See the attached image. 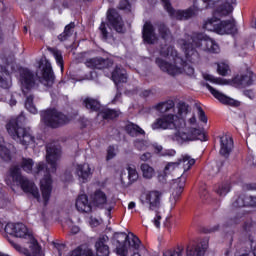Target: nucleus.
Masks as SVG:
<instances>
[{"instance_id": "nucleus-1", "label": "nucleus", "mask_w": 256, "mask_h": 256, "mask_svg": "<svg viewBox=\"0 0 256 256\" xmlns=\"http://www.w3.org/2000/svg\"><path fill=\"white\" fill-rule=\"evenodd\" d=\"M20 81L22 84V93L26 96L31 89H38L39 85L53 87V83H55V74L53 73L51 62H49V60H44V64L42 62L39 65L36 75L29 69H22L20 72Z\"/></svg>"}, {"instance_id": "nucleus-2", "label": "nucleus", "mask_w": 256, "mask_h": 256, "mask_svg": "<svg viewBox=\"0 0 256 256\" xmlns=\"http://www.w3.org/2000/svg\"><path fill=\"white\" fill-rule=\"evenodd\" d=\"M160 55L164 58H156L155 63L164 73L173 77L174 75H181L183 72L189 76L195 73V69L179 57L177 50L173 46L162 47Z\"/></svg>"}, {"instance_id": "nucleus-3", "label": "nucleus", "mask_w": 256, "mask_h": 256, "mask_svg": "<svg viewBox=\"0 0 256 256\" xmlns=\"http://www.w3.org/2000/svg\"><path fill=\"white\" fill-rule=\"evenodd\" d=\"M182 45L186 61H189V63H197L199 61V53L193 47H197L201 51H205V53H219L221 51L219 44L214 39L199 32L192 33L188 42L183 41Z\"/></svg>"}, {"instance_id": "nucleus-4", "label": "nucleus", "mask_w": 256, "mask_h": 256, "mask_svg": "<svg viewBox=\"0 0 256 256\" xmlns=\"http://www.w3.org/2000/svg\"><path fill=\"white\" fill-rule=\"evenodd\" d=\"M5 231L9 235H13L19 239H26L28 243H30L29 250L21 247V245L15 243L11 238H8V241L12 247L19 253H24L26 256H43V252H41V246H39V242L36 241L35 237H33V233L27 228V226L23 223H8L5 226Z\"/></svg>"}, {"instance_id": "nucleus-5", "label": "nucleus", "mask_w": 256, "mask_h": 256, "mask_svg": "<svg viewBox=\"0 0 256 256\" xmlns=\"http://www.w3.org/2000/svg\"><path fill=\"white\" fill-rule=\"evenodd\" d=\"M33 165L35 162L31 158H22L20 162V167L26 173H34L35 175H44L40 181V189L42 191V197L44 199V204L47 205L51 197V191H53L51 175L49 174V169L45 167L43 162L36 164V168L33 170Z\"/></svg>"}, {"instance_id": "nucleus-6", "label": "nucleus", "mask_w": 256, "mask_h": 256, "mask_svg": "<svg viewBox=\"0 0 256 256\" xmlns=\"http://www.w3.org/2000/svg\"><path fill=\"white\" fill-rule=\"evenodd\" d=\"M164 9L167 10V13L171 15V17H175V19H178L179 21H183L185 19H191V17H195L199 11L202 9H207L209 5H213L215 3H219L220 0H195L193 8H189L187 10H178L175 11L173 7L171 6V2L169 0H161Z\"/></svg>"}, {"instance_id": "nucleus-7", "label": "nucleus", "mask_w": 256, "mask_h": 256, "mask_svg": "<svg viewBox=\"0 0 256 256\" xmlns=\"http://www.w3.org/2000/svg\"><path fill=\"white\" fill-rule=\"evenodd\" d=\"M163 201V192L151 190L141 197L142 205H147L149 211H154L155 217L152 220L157 229L161 227V202Z\"/></svg>"}, {"instance_id": "nucleus-8", "label": "nucleus", "mask_w": 256, "mask_h": 256, "mask_svg": "<svg viewBox=\"0 0 256 256\" xmlns=\"http://www.w3.org/2000/svg\"><path fill=\"white\" fill-rule=\"evenodd\" d=\"M19 119H21V117L17 120H10L6 125L9 135L13 137L14 141H17L20 145H24V147L34 145L35 137L33 136V133H31V129L19 126Z\"/></svg>"}, {"instance_id": "nucleus-9", "label": "nucleus", "mask_w": 256, "mask_h": 256, "mask_svg": "<svg viewBox=\"0 0 256 256\" xmlns=\"http://www.w3.org/2000/svg\"><path fill=\"white\" fill-rule=\"evenodd\" d=\"M10 177H12V181L20 185L21 189L24 193H29L34 197V199H41V195L39 194V188L35 185V183L31 182V180L27 179V177L21 175V168L17 165H14L9 170Z\"/></svg>"}, {"instance_id": "nucleus-10", "label": "nucleus", "mask_w": 256, "mask_h": 256, "mask_svg": "<svg viewBox=\"0 0 256 256\" xmlns=\"http://www.w3.org/2000/svg\"><path fill=\"white\" fill-rule=\"evenodd\" d=\"M116 239V251L118 255L127 256V252L130 247L132 249H139V245H141V240L133 233L127 235L126 233H118L115 235Z\"/></svg>"}, {"instance_id": "nucleus-11", "label": "nucleus", "mask_w": 256, "mask_h": 256, "mask_svg": "<svg viewBox=\"0 0 256 256\" xmlns=\"http://www.w3.org/2000/svg\"><path fill=\"white\" fill-rule=\"evenodd\" d=\"M42 120L48 127L57 129L71 123V118L55 109H49L41 113Z\"/></svg>"}, {"instance_id": "nucleus-12", "label": "nucleus", "mask_w": 256, "mask_h": 256, "mask_svg": "<svg viewBox=\"0 0 256 256\" xmlns=\"http://www.w3.org/2000/svg\"><path fill=\"white\" fill-rule=\"evenodd\" d=\"M183 125H185L183 118H179L173 114H165L153 122L152 129H182Z\"/></svg>"}, {"instance_id": "nucleus-13", "label": "nucleus", "mask_w": 256, "mask_h": 256, "mask_svg": "<svg viewBox=\"0 0 256 256\" xmlns=\"http://www.w3.org/2000/svg\"><path fill=\"white\" fill-rule=\"evenodd\" d=\"M205 141V132L199 128H189L188 133L178 130L173 136L172 141H176L179 145H183L186 141Z\"/></svg>"}, {"instance_id": "nucleus-14", "label": "nucleus", "mask_w": 256, "mask_h": 256, "mask_svg": "<svg viewBox=\"0 0 256 256\" xmlns=\"http://www.w3.org/2000/svg\"><path fill=\"white\" fill-rule=\"evenodd\" d=\"M46 161L50 165V172L55 173L57 171V165L61 161V148L48 144L46 146Z\"/></svg>"}, {"instance_id": "nucleus-15", "label": "nucleus", "mask_w": 256, "mask_h": 256, "mask_svg": "<svg viewBox=\"0 0 256 256\" xmlns=\"http://www.w3.org/2000/svg\"><path fill=\"white\" fill-rule=\"evenodd\" d=\"M203 85L205 88L208 89V91H210L211 95H213L215 99H217L218 101H220V103H222V105H229L230 107H239V105H241L239 101L219 92L217 89L213 88L208 83H205Z\"/></svg>"}, {"instance_id": "nucleus-16", "label": "nucleus", "mask_w": 256, "mask_h": 256, "mask_svg": "<svg viewBox=\"0 0 256 256\" xmlns=\"http://www.w3.org/2000/svg\"><path fill=\"white\" fill-rule=\"evenodd\" d=\"M85 65L88 69H99L101 71H105V69L113 67V60L111 58L95 57L87 59Z\"/></svg>"}, {"instance_id": "nucleus-17", "label": "nucleus", "mask_w": 256, "mask_h": 256, "mask_svg": "<svg viewBox=\"0 0 256 256\" xmlns=\"http://www.w3.org/2000/svg\"><path fill=\"white\" fill-rule=\"evenodd\" d=\"M107 19L111 27H113V29H115L117 33H123V19L121 18L119 13H117V10L109 9L107 12Z\"/></svg>"}, {"instance_id": "nucleus-18", "label": "nucleus", "mask_w": 256, "mask_h": 256, "mask_svg": "<svg viewBox=\"0 0 256 256\" xmlns=\"http://www.w3.org/2000/svg\"><path fill=\"white\" fill-rule=\"evenodd\" d=\"M209 247V240H203L198 244L189 245L186 249V256H203Z\"/></svg>"}, {"instance_id": "nucleus-19", "label": "nucleus", "mask_w": 256, "mask_h": 256, "mask_svg": "<svg viewBox=\"0 0 256 256\" xmlns=\"http://www.w3.org/2000/svg\"><path fill=\"white\" fill-rule=\"evenodd\" d=\"M142 37L145 43L153 45L157 41V34L155 33V27L149 21L144 23L142 30Z\"/></svg>"}, {"instance_id": "nucleus-20", "label": "nucleus", "mask_w": 256, "mask_h": 256, "mask_svg": "<svg viewBox=\"0 0 256 256\" xmlns=\"http://www.w3.org/2000/svg\"><path fill=\"white\" fill-rule=\"evenodd\" d=\"M235 33H237V24L235 23V19L220 22L218 35H235Z\"/></svg>"}, {"instance_id": "nucleus-21", "label": "nucleus", "mask_w": 256, "mask_h": 256, "mask_svg": "<svg viewBox=\"0 0 256 256\" xmlns=\"http://www.w3.org/2000/svg\"><path fill=\"white\" fill-rule=\"evenodd\" d=\"M233 151V138L227 134L220 137V155L229 157Z\"/></svg>"}, {"instance_id": "nucleus-22", "label": "nucleus", "mask_w": 256, "mask_h": 256, "mask_svg": "<svg viewBox=\"0 0 256 256\" xmlns=\"http://www.w3.org/2000/svg\"><path fill=\"white\" fill-rule=\"evenodd\" d=\"M254 81V75L253 71L247 70L246 73L237 75L234 78L235 85H238V87H249L250 85H253Z\"/></svg>"}, {"instance_id": "nucleus-23", "label": "nucleus", "mask_w": 256, "mask_h": 256, "mask_svg": "<svg viewBox=\"0 0 256 256\" xmlns=\"http://www.w3.org/2000/svg\"><path fill=\"white\" fill-rule=\"evenodd\" d=\"M75 173L80 181L85 183L93 175V170H91L89 164H77L75 166Z\"/></svg>"}, {"instance_id": "nucleus-24", "label": "nucleus", "mask_w": 256, "mask_h": 256, "mask_svg": "<svg viewBox=\"0 0 256 256\" xmlns=\"http://www.w3.org/2000/svg\"><path fill=\"white\" fill-rule=\"evenodd\" d=\"M108 242L109 237L107 236H102L96 241L95 248L97 256H109V246L107 245Z\"/></svg>"}, {"instance_id": "nucleus-25", "label": "nucleus", "mask_w": 256, "mask_h": 256, "mask_svg": "<svg viewBox=\"0 0 256 256\" xmlns=\"http://www.w3.org/2000/svg\"><path fill=\"white\" fill-rule=\"evenodd\" d=\"M76 209L80 213H91L92 206L89 203V198L85 194H81L76 199Z\"/></svg>"}, {"instance_id": "nucleus-26", "label": "nucleus", "mask_w": 256, "mask_h": 256, "mask_svg": "<svg viewBox=\"0 0 256 256\" xmlns=\"http://www.w3.org/2000/svg\"><path fill=\"white\" fill-rule=\"evenodd\" d=\"M111 79L115 85H119V83H127V72L123 67L116 66L112 71Z\"/></svg>"}, {"instance_id": "nucleus-27", "label": "nucleus", "mask_w": 256, "mask_h": 256, "mask_svg": "<svg viewBox=\"0 0 256 256\" xmlns=\"http://www.w3.org/2000/svg\"><path fill=\"white\" fill-rule=\"evenodd\" d=\"M157 29L161 39H164V41H168V42L173 41V34H171V30L169 29V27H167V25H165V23L163 22L158 23Z\"/></svg>"}, {"instance_id": "nucleus-28", "label": "nucleus", "mask_w": 256, "mask_h": 256, "mask_svg": "<svg viewBox=\"0 0 256 256\" xmlns=\"http://www.w3.org/2000/svg\"><path fill=\"white\" fill-rule=\"evenodd\" d=\"M236 1L237 0H226V2L217 9V13L222 15V17L233 13V5H235Z\"/></svg>"}, {"instance_id": "nucleus-29", "label": "nucleus", "mask_w": 256, "mask_h": 256, "mask_svg": "<svg viewBox=\"0 0 256 256\" xmlns=\"http://www.w3.org/2000/svg\"><path fill=\"white\" fill-rule=\"evenodd\" d=\"M177 167H179V163L178 162H169L165 168L163 173H160L158 175V179L159 181H161L162 183H165V181H167L166 177L172 173V171H175V169H177Z\"/></svg>"}, {"instance_id": "nucleus-30", "label": "nucleus", "mask_w": 256, "mask_h": 256, "mask_svg": "<svg viewBox=\"0 0 256 256\" xmlns=\"http://www.w3.org/2000/svg\"><path fill=\"white\" fill-rule=\"evenodd\" d=\"M121 115V112L119 110L115 109H109V108H104L98 113V117H102V119H117Z\"/></svg>"}, {"instance_id": "nucleus-31", "label": "nucleus", "mask_w": 256, "mask_h": 256, "mask_svg": "<svg viewBox=\"0 0 256 256\" xmlns=\"http://www.w3.org/2000/svg\"><path fill=\"white\" fill-rule=\"evenodd\" d=\"M126 132L131 137H139V135H145V130L134 123H129L126 125Z\"/></svg>"}, {"instance_id": "nucleus-32", "label": "nucleus", "mask_w": 256, "mask_h": 256, "mask_svg": "<svg viewBox=\"0 0 256 256\" xmlns=\"http://www.w3.org/2000/svg\"><path fill=\"white\" fill-rule=\"evenodd\" d=\"M140 171L144 179L151 180L152 177H155V168L147 163L140 165Z\"/></svg>"}, {"instance_id": "nucleus-33", "label": "nucleus", "mask_w": 256, "mask_h": 256, "mask_svg": "<svg viewBox=\"0 0 256 256\" xmlns=\"http://www.w3.org/2000/svg\"><path fill=\"white\" fill-rule=\"evenodd\" d=\"M0 86L3 89H9L10 82H9V70L7 68L0 65Z\"/></svg>"}, {"instance_id": "nucleus-34", "label": "nucleus", "mask_w": 256, "mask_h": 256, "mask_svg": "<svg viewBox=\"0 0 256 256\" xmlns=\"http://www.w3.org/2000/svg\"><path fill=\"white\" fill-rule=\"evenodd\" d=\"M75 33V22L66 25L63 33L58 36L59 41H67Z\"/></svg>"}, {"instance_id": "nucleus-35", "label": "nucleus", "mask_w": 256, "mask_h": 256, "mask_svg": "<svg viewBox=\"0 0 256 256\" xmlns=\"http://www.w3.org/2000/svg\"><path fill=\"white\" fill-rule=\"evenodd\" d=\"M0 157L3 161H9L11 159V151L5 147V139L0 135Z\"/></svg>"}, {"instance_id": "nucleus-36", "label": "nucleus", "mask_w": 256, "mask_h": 256, "mask_svg": "<svg viewBox=\"0 0 256 256\" xmlns=\"http://www.w3.org/2000/svg\"><path fill=\"white\" fill-rule=\"evenodd\" d=\"M179 165H182L184 171H189L192 165H195V159L191 158L189 155H184L178 160Z\"/></svg>"}, {"instance_id": "nucleus-37", "label": "nucleus", "mask_w": 256, "mask_h": 256, "mask_svg": "<svg viewBox=\"0 0 256 256\" xmlns=\"http://www.w3.org/2000/svg\"><path fill=\"white\" fill-rule=\"evenodd\" d=\"M220 23L221 22H219V20L216 18L209 19L205 22L204 29H206V31H214L215 33H219Z\"/></svg>"}, {"instance_id": "nucleus-38", "label": "nucleus", "mask_w": 256, "mask_h": 256, "mask_svg": "<svg viewBox=\"0 0 256 256\" xmlns=\"http://www.w3.org/2000/svg\"><path fill=\"white\" fill-rule=\"evenodd\" d=\"M93 203L96 204L97 207L105 205V203H107V195H105L103 191L97 190L93 196Z\"/></svg>"}, {"instance_id": "nucleus-39", "label": "nucleus", "mask_w": 256, "mask_h": 256, "mask_svg": "<svg viewBox=\"0 0 256 256\" xmlns=\"http://www.w3.org/2000/svg\"><path fill=\"white\" fill-rule=\"evenodd\" d=\"M175 107V102L169 100L166 102H160L155 106L156 111L160 113H167V111H171Z\"/></svg>"}, {"instance_id": "nucleus-40", "label": "nucleus", "mask_w": 256, "mask_h": 256, "mask_svg": "<svg viewBox=\"0 0 256 256\" xmlns=\"http://www.w3.org/2000/svg\"><path fill=\"white\" fill-rule=\"evenodd\" d=\"M83 105L86 107V109H90V111H99L101 107V104L99 103V101L93 98L84 99Z\"/></svg>"}, {"instance_id": "nucleus-41", "label": "nucleus", "mask_w": 256, "mask_h": 256, "mask_svg": "<svg viewBox=\"0 0 256 256\" xmlns=\"http://www.w3.org/2000/svg\"><path fill=\"white\" fill-rule=\"evenodd\" d=\"M50 53H52L54 59L56 60V63L59 65L61 71H63V54L61 51L55 49V48H49Z\"/></svg>"}, {"instance_id": "nucleus-42", "label": "nucleus", "mask_w": 256, "mask_h": 256, "mask_svg": "<svg viewBox=\"0 0 256 256\" xmlns=\"http://www.w3.org/2000/svg\"><path fill=\"white\" fill-rule=\"evenodd\" d=\"M127 171L129 183H135V181L139 179V173L137 172V169L135 167L129 166Z\"/></svg>"}, {"instance_id": "nucleus-43", "label": "nucleus", "mask_w": 256, "mask_h": 256, "mask_svg": "<svg viewBox=\"0 0 256 256\" xmlns=\"http://www.w3.org/2000/svg\"><path fill=\"white\" fill-rule=\"evenodd\" d=\"M229 191H231V184H229V182H225L218 187L216 193L220 195V197H225Z\"/></svg>"}, {"instance_id": "nucleus-44", "label": "nucleus", "mask_w": 256, "mask_h": 256, "mask_svg": "<svg viewBox=\"0 0 256 256\" xmlns=\"http://www.w3.org/2000/svg\"><path fill=\"white\" fill-rule=\"evenodd\" d=\"M25 108L33 115L37 113V107H35V104H33V97L31 95L27 96L26 98Z\"/></svg>"}, {"instance_id": "nucleus-45", "label": "nucleus", "mask_w": 256, "mask_h": 256, "mask_svg": "<svg viewBox=\"0 0 256 256\" xmlns=\"http://www.w3.org/2000/svg\"><path fill=\"white\" fill-rule=\"evenodd\" d=\"M203 78L205 81H209L210 83H214L215 85H225V80L222 78H217L210 74H203Z\"/></svg>"}, {"instance_id": "nucleus-46", "label": "nucleus", "mask_w": 256, "mask_h": 256, "mask_svg": "<svg viewBox=\"0 0 256 256\" xmlns=\"http://www.w3.org/2000/svg\"><path fill=\"white\" fill-rule=\"evenodd\" d=\"M233 207L241 208V207H247V195L242 194L240 195L234 202H233Z\"/></svg>"}, {"instance_id": "nucleus-47", "label": "nucleus", "mask_w": 256, "mask_h": 256, "mask_svg": "<svg viewBox=\"0 0 256 256\" xmlns=\"http://www.w3.org/2000/svg\"><path fill=\"white\" fill-rule=\"evenodd\" d=\"M183 253V247L178 246L176 249L166 250L163 256H181Z\"/></svg>"}, {"instance_id": "nucleus-48", "label": "nucleus", "mask_w": 256, "mask_h": 256, "mask_svg": "<svg viewBox=\"0 0 256 256\" xmlns=\"http://www.w3.org/2000/svg\"><path fill=\"white\" fill-rule=\"evenodd\" d=\"M217 71L219 73V75H222V77H227V75H229V65L226 63H219L218 64V68Z\"/></svg>"}, {"instance_id": "nucleus-49", "label": "nucleus", "mask_w": 256, "mask_h": 256, "mask_svg": "<svg viewBox=\"0 0 256 256\" xmlns=\"http://www.w3.org/2000/svg\"><path fill=\"white\" fill-rule=\"evenodd\" d=\"M177 107L180 117H185V115L189 113V105H187L185 102H179Z\"/></svg>"}, {"instance_id": "nucleus-50", "label": "nucleus", "mask_w": 256, "mask_h": 256, "mask_svg": "<svg viewBox=\"0 0 256 256\" xmlns=\"http://www.w3.org/2000/svg\"><path fill=\"white\" fill-rule=\"evenodd\" d=\"M134 145L138 151H145L149 147V142L145 140H135Z\"/></svg>"}, {"instance_id": "nucleus-51", "label": "nucleus", "mask_w": 256, "mask_h": 256, "mask_svg": "<svg viewBox=\"0 0 256 256\" xmlns=\"http://www.w3.org/2000/svg\"><path fill=\"white\" fill-rule=\"evenodd\" d=\"M244 231H246L247 233H255L256 232V223L253 222L252 220L245 222Z\"/></svg>"}, {"instance_id": "nucleus-52", "label": "nucleus", "mask_w": 256, "mask_h": 256, "mask_svg": "<svg viewBox=\"0 0 256 256\" xmlns=\"http://www.w3.org/2000/svg\"><path fill=\"white\" fill-rule=\"evenodd\" d=\"M116 156H117V151L115 150V147L109 146L107 149L106 161H111V159H114V157Z\"/></svg>"}, {"instance_id": "nucleus-53", "label": "nucleus", "mask_w": 256, "mask_h": 256, "mask_svg": "<svg viewBox=\"0 0 256 256\" xmlns=\"http://www.w3.org/2000/svg\"><path fill=\"white\" fill-rule=\"evenodd\" d=\"M119 9H122L123 11H131V4L129 3V0H121Z\"/></svg>"}, {"instance_id": "nucleus-54", "label": "nucleus", "mask_w": 256, "mask_h": 256, "mask_svg": "<svg viewBox=\"0 0 256 256\" xmlns=\"http://www.w3.org/2000/svg\"><path fill=\"white\" fill-rule=\"evenodd\" d=\"M246 205L247 207H256V197L246 196Z\"/></svg>"}, {"instance_id": "nucleus-55", "label": "nucleus", "mask_w": 256, "mask_h": 256, "mask_svg": "<svg viewBox=\"0 0 256 256\" xmlns=\"http://www.w3.org/2000/svg\"><path fill=\"white\" fill-rule=\"evenodd\" d=\"M198 117L202 123H207V116L205 115V111H203V108L198 106Z\"/></svg>"}, {"instance_id": "nucleus-56", "label": "nucleus", "mask_w": 256, "mask_h": 256, "mask_svg": "<svg viewBox=\"0 0 256 256\" xmlns=\"http://www.w3.org/2000/svg\"><path fill=\"white\" fill-rule=\"evenodd\" d=\"M177 152L175 151V150H173V149H170V150H164L162 153H161V155H162V157H175V154H176Z\"/></svg>"}, {"instance_id": "nucleus-57", "label": "nucleus", "mask_w": 256, "mask_h": 256, "mask_svg": "<svg viewBox=\"0 0 256 256\" xmlns=\"http://www.w3.org/2000/svg\"><path fill=\"white\" fill-rule=\"evenodd\" d=\"M99 29L101 31V35H102L103 39H107V27L105 26L104 22L101 23Z\"/></svg>"}, {"instance_id": "nucleus-58", "label": "nucleus", "mask_w": 256, "mask_h": 256, "mask_svg": "<svg viewBox=\"0 0 256 256\" xmlns=\"http://www.w3.org/2000/svg\"><path fill=\"white\" fill-rule=\"evenodd\" d=\"M181 193H183V187H179V189H177L175 192H173L172 197H173L174 201H177V199H179V197H181Z\"/></svg>"}, {"instance_id": "nucleus-59", "label": "nucleus", "mask_w": 256, "mask_h": 256, "mask_svg": "<svg viewBox=\"0 0 256 256\" xmlns=\"http://www.w3.org/2000/svg\"><path fill=\"white\" fill-rule=\"evenodd\" d=\"M243 219V214H239L238 216H235L231 219V225H237Z\"/></svg>"}, {"instance_id": "nucleus-60", "label": "nucleus", "mask_w": 256, "mask_h": 256, "mask_svg": "<svg viewBox=\"0 0 256 256\" xmlns=\"http://www.w3.org/2000/svg\"><path fill=\"white\" fill-rule=\"evenodd\" d=\"M151 159V153L146 152L140 156L141 161H149Z\"/></svg>"}, {"instance_id": "nucleus-61", "label": "nucleus", "mask_w": 256, "mask_h": 256, "mask_svg": "<svg viewBox=\"0 0 256 256\" xmlns=\"http://www.w3.org/2000/svg\"><path fill=\"white\" fill-rule=\"evenodd\" d=\"M70 231L73 235H77V233H79V231H81V229L79 228V226H72L70 228Z\"/></svg>"}, {"instance_id": "nucleus-62", "label": "nucleus", "mask_w": 256, "mask_h": 256, "mask_svg": "<svg viewBox=\"0 0 256 256\" xmlns=\"http://www.w3.org/2000/svg\"><path fill=\"white\" fill-rule=\"evenodd\" d=\"M197 123V118L195 116H192L189 120H188V125L194 126Z\"/></svg>"}, {"instance_id": "nucleus-63", "label": "nucleus", "mask_w": 256, "mask_h": 256, "mask_svg": "<svg viewBox=\"0 0 256 256\" xmlns=\"http://www.w3.org/2000/svg\"><path fill=\"white\" fill-rule=\"evenodd\" d=\"M155 153H163V146L161 145H154Z\"/></svg>"}, {"instance_id": "nucleus-64", "label": "nucleus", "mask_w": 256, "mask_h": 256, "mask_svg": "<svg viewBox=\"0 0 256 256\" xmlns=\"http://www.w3.org/2000/svg\"><path fill=\"white\" fill-rule=\"evenodd\" d=\"M215 231H219V225L209 228V233H215Z\"/></svg>"}]
</instances>
